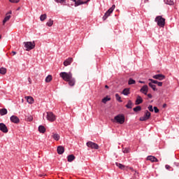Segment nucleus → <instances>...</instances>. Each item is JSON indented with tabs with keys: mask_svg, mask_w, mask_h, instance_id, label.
Listing matches in <instances>:
<instances>
[{
	"mask_svg": "<svg viewBox=\"0 0 179 179\" xmlns=\"http://www.w3.org/2000/svg\"><path fill=\"white\" fill-rule=\"evenodd\" d=\"M129 170H131V171H135V170H134V168H132V167H129Z\"/></svg>",
	"mask_w": 179,
	"mask_h": 179,
	"instance_id": "8fccbe9b",
	"label": "nucleus"
},
{
	"mask_svg": "<svg viewBox=\"0 0 179 179\" xmlns=\"http://www.w3.org/2000/svg\"><path fill=\"white\" fill-rule=\"evenodd\" d=\"M155 22L157 23L159 27H164L166 24V19L163 18L162 16L156 17Z\"/></svg>",
	"mask_w": 179,
	"mask_h": 179,
	"instance_id": "f03ea898",
	"label": "nucleus"
},
{
	"mask_svg": "<svg viewBox=\"0 0 179 179\" xmlns=\"http://www.w3.org/2000/svg\"><path fill=\"white\" fill-rule=\"evenodd\" d=\"M0 131H1V132H3V134H8V127L5 124L0 123Z\"/></svg>",
	"mask_w": 179,
	"mask_h": 179,
	"instance_id": "9b49d317",
	"label": "nucleus"
},
{
	"mask_svg": "<svg viewBox=\"0 0 179 179\" xmlns=\"http://www.w3.org/2000/svg\"><path fill=\"white\" fill-rule=\"evenodd\" d=\"M149 86L150 87H152V90H154V92H157V89L156 88V85L152 84V83H149Z\"/></svg>",
	"mask_w": 179,
	"mask_h": 179,
	"instance_id": "2f4dec72",
	"label": "nucleus"
},
{
	"mask_svg": "<svg viewBox=\"0 0 179 179\" xmlns=\"http://www.w3.org/2000/svg\"><path fill=\"white\" fill-rule=\"evenodd\" d=\"M141 110H142V107H141V106H138L133 108V110L134 111V113H138V111H141Z\"/></svg>",
	"mask_w": 179,
	"mask_h": 179,
	"instance_id": "cd10ccee",
	"label": "nucleus"
},
{
	"mask_svg": "<svg viewBox=\"0 0 179 179\" xmlns=\"http://www.w3.org/2000/svg\"><path fill=\"white\" fill-rule=\"evenodd\" d=\"M164 3H166V5H174V1L173 0H164Z\"/></svg>",
	"mask_w": 179,
	"mask_h": 179,
	"instance_id": "c85d7f7f",
	"label": "nucleus"
},
{
	"mask_svg": "<svg viewBox=\"0 0 179 179\" xmlns=\"http://www.w3.org/2000/svg\"><path fill=\"white\" fill-rule=\"evenodd\" d=\"M8 114V110L6 108L0 109V115H6Z\"/></svg>",
	"mask_w": 179,
	"mask_h": 179,
	"instance_id": "4be33fe9",
	"label": "nucleus"
},
{
	"mask_svg": "<svg viewBox=\"0 0 179 179\" xmlns=\"http://www.w3.org/2000/svg\"><path fill=\"white\" fill-rule=\"evenodd\" d=\"M157 85L159 87H162V86H163V83L162 82H158Z\"/></svg>",
	"mask_w": 179,
	"mask_h": 179,
	"instance_id": "a18cd8bd",
	"label": "nucleus"
},
{
	"mask_svg": "<svg viewBox=\"0 0 179 179\" xmlns=\"http://www.w3.org/2000/svg\"><path fill=\"white\" fill-rule=\"evenodd\" d=\"M130 93L129 88H125L123 90L122 94H124V96H128Z\"/></svg>",
	"mask_w": 179,
	"mask_h": 179,
	"instance_id": "aec40b11",
	"label": "nucleus"
},
{
	"mask_svg": "<svg viewBox=\"0 0 179 179\" xmlns=\"http://www.w3.org/2000/svg\"><path fill=\"white\" fill-rule=\"evenodd\" d=\"M139 177V173H138L136 171H134V178H138Z\"/></svg>",
	"mask_w": 179,
	"mask_h": 179,
	"instance_id": "ea45409f",
	"label": "nucleus"
},
{
	"mask_svg": "<svg viewBox=\"0 0 179 179\" xmlns=\"http://www.w3.org/2000/svg\"><path fill=\"white\" fill-rule=\"evenodd\" d=\"M148 110H149V111H151L152 113H153V106L150 105L148 106Z\"/></svg>",
	"mask_w": 179,
	"mask_h": 179,
	"instance_id": "a19ab883",
	"label": "nucleus"
},
{
	"mask_svg": "<svg viewBox=\"0 0 179 179\" xmlns=\"http://www.w3.org/2000/svg\"><path fill=\"white\" fill-rule=\"evenodd\" d=\"M55 1L57 3H61L62 5H68L69 6V4L67 1L68 0H55ZM71 1H73V0H71Z\"/></svg>",
	"mask_w": 179,
	"mask_h": 179,
	"instance_id": "f3484780",
	"label": "nucleus"
},
{
	"mask_svg": "<svg viewBox=\"0 0 179 179\" xmlns=\"http://www.w3.org/2000/svg\"><path fill=\"white\" fill-rule=\"evenodd\" d=\"M52 138L55 139V141H59L60 139L59 134L53 133L52 135Z\"/></svg>",
	"mask_w": 179,
	"mask_h": 179,
	"instance_id": "412c9836",
	"label": "nucleus"
},
{
	"mask_svg": "<svg viewBox=\"0 0 179 179\" xmlns=\"http://www.w3.org/2000/svg\"><path fill=\"white\" fill-rule=\"evenodd\" d=\"M45 80L46 83H50V82H51V80H52V76H51V75L48 76Z\"/></svg>",
	"mask_w": 179,
	"mask_h": 179,
	"instance_id": "a878e982",
	"label": "nucleus"
},
{
	"mask_svg": "<svg viewBox=\"0 0 179 179\" xmlns=\"http://www.w3.org/2000/svg\"><path fill=\"white\" fill-rule=\"evenodd\" d=\"M133 104L134 103H132V101L131 100L128 101V103L126 105L127 108H132Z\"/></svg>",
	"mask_w": 179,
	"mask_h": 179,
	"instance_id": "473e14b6",
	"label": "nucleus"
},
{
	"mask_svg": "<svg viewBox=\"0 0 179 179\" xmlns=\"http://www.w3.org/2000/svg\"><path fill=\"white\" fill-rule=\"evenodd\" d=\"M90 0H73V2H75L76 5L77 6H79V5H83V3H87Z\"/></svg>",
	"mask_w": 179,
	"mask_h": 179,
	"instance_id": "1a4fd4ad",
	"label": "nucleus"
},
{
	"mask_svg": "<svg viewBox=\"0 0 179 179\" xmlns=\"http://www.w3.org/2000/svg\"><path fill=\"white\" fill-rule=\"evenodd\" d=\"M128 83H129V85H135V83H136V82L135 81V80H134L132 78H129Z\"/></svg>",
	"mask_w": 179,
	"mask_h": 179,
	"instance_id": "e433bc0d",
	"label": "nucleus"
},
{
	"mask_svg": "<svg viewBox=\"0 0 179 179\" xmlns=\"http://www.w3.org/2000/svg\"><path fill=\"white\" fill-rule=\"evenodd\" d=\"M20 9V8H18L17 9V10H19Z\"/></svg>",
	"mask_w": 179,
	"mask_h": 179,
	"instance_id": "13d9d810",
	"label": "nucleus"
},
{
	"mask_svg": "<svg viewBox=\"0 0 179 179\" xmlns=\"http://www.w3.org/2000/svg\"><path fill=\"white\" fill-rule=\"evenodd\" d=\"M114 9H115V5H113L111 8H110L105 13V15L103 17V20H106L107 17L114 12Z\"/></svg>",
	"mask_w": 179,
	"mask_h": 179,
	"instance_id": "39448f33",
	"label": "nucleus"
},
{
	"mask_svg": "<svg viewBox=\"0 0 179 179\" xmlns=\"http://www.w3.org/2000/svg\"><path fill=\"white\" fill-rule=\"evenodd\" d=\"M141 93H143V94H148V92H149V87L148 85H143L141 89L140 90Z\"/></svg>",
	"mask_w": 179,
	"mask_h": 179,
	"instance_id": "ddd939ff",
	"label": "nucleus"
},
{
	"mask_svg": "<svg viewBox=\"0 0 179 179\" xmlns=\"http://www.w3.org/2000/svg\"><path fill=\"white\" fill-rule=\"evenodd\" d=\"M9 19H10V15H8V13H6V16L5 17V18L3 20V24L4 25L5 23H6V22H8L9 20Z\"/></svg>",
	"mask_w": 179,
	"mask_h": 179,
	"instance_id": "bb28decb",
	"label": "nucleus"
},
{
	"mask_svg": "<svg viewBox=\"0 0 179 179\" xmlns=\"http://www.w3.org/2000/svg\"><path fill=\"white\" fill-rule=\"evenodd\" d=\"M46 120L50 122H54L57 120V116L52 112H46Z\"/></svg>",
	"mask_w": 179,
	"mask_h": 179,
	"instance_id": "7ed1b4c3",
	"label": "nucleus"
},
{
	"mask_svg": "<svg viewBox=\"0 0 179 179\" xmlns=\"http://www.w3.org/2000/svg\"><path fill=\"white\" fill-rule=\"evenodd\" d=\"M27 121H29V122L33 121V116L31 115L28 116Z\"/></svg>",
	"mask_w": 179,
	"mask_h": 179,
	"instance_id": "79ce46f5",
	"label": "nucleus"
},
{
	"mask_svg": "<svg viewBox=\"0 0 179 179\" xmlns=\"http://www.w3.org/2000/svg\"><path fill=\"white\" fill-rule=\"evenodd\" d=\"M68 159V162H73V160H75V155H70L67 157Z\"/></svg>",
	"mask_w": 179,
	"mask_h": 179,
	"instance_id": "b1692460",
	"label": "nucleus"
},
{
	"mask_svg": "<svg viewBox=\"0 0 179 179\" xmlns=\"http://www.w3.org/2000/svg\"><path fill=\"white\" fill-rule=\"evenodd\" d=\"M106 89H108V85H105Z\"/></svg>",
	"mask_w": 179,
	"mask_h": 179,
	"instance_id": "6e6d98bb",
	"label": "nucleus"
},
{
	"mask_svg": "<svg viewBox=\"0 0 179 179\" xmlns=\"http://www.w3.org/2000/svg\"><path fill=\"white\" fill-rule=\"evenodd\" d=\"M87 146L88 148H90L91 149H99V145H97V143L92 142V141H88L87 143Z\"/></svg>",
	"mask_w": 179,
	"mask_h": 179,
	"instance_id": "6e6552de",
	"label": "nucleus"
},
{
	"mask_svg": "<svg viewBox=\"0 0 179 179\" xmlns=\"http://www.w3.org/2000/svg\"><path fill=\"white\" fill-rule=\"evenodd\" d=\"M2 38V36L0 35V39Z\"/></svg>",
	"mask_w": 179,
	"mask_h": 179,
	"instance_id": "bf43d9fd",
	"label": "nucleus"
},
{
	"mask_svg": "<svg viewBox=\"0 0 179 179\" xmlns=\"http://www.w3.org/2000/svg\"><path fill=\"white\" fill-rule=\"evenodd\" d=\"M115 165L117 166V167H118L119 169H120V170H124L125 169V166H124L122 164H120L118 162L115 163Z\"/></svg>",
	"mask_w": 179,
	"mask_h": 179,
	"instance_id": "393cba45",
	"label": "nucleus"
},
{
	"mask_svg": "<svg viewBox=\"0 0 179 179\" xmlns=\"http://www.w3.org/2000/svg\"><path fill=\"white\" fill-rule=\"evenodd\" d=\"M38 131L41 134H44L45 132V127L44 126L41 125L38 127Z\"/></svg>",
	"mask_w": 179,
	"mask_h": 179,
	"instance_id": "5701e85b",
	"label": "nucleus"
},
{
	"mask_svg": "<svg viewBox=\"0 0 179 179\" xmlns=\"http://www.w3.org/2000/svg\"><path fill=\"white\" fill-rule=\"evenodd\" d=\"M9 2H11V3H19L20 0H9Z\"/></svg>",
	"mask_w": 179,
	"mask_h": 179,
	"instance_id": "58836bf2",
	"label": "nucleus"
},
{
	"mask_svg": "<svg viewBox=\"0 0 179 179\" xmlns=\"http://www.w3.org/2000/svg\"><path fill=\"white\" fill-rule=\"evenodd\" d=\"M139 83H145L144 81H139Z\"/></svg>",
	"mask_w": 179,
	"mask_h": 179,
	"instance_id": "5fc2aeb1",
	"label": "nucleus"
},
{
	"mask_svg": "<svg viewBox=\"0 0 179 179\" xmlns=\"http://www.w3.org/2000/svg\"><path fill=\"white\" fill-rule=\"evenodd\" d=\"M10 120L11 122H13L14 124H19V122H20V120L19 119V117H17V116L15 115H12L10 117Z\"/></svg>",
	"mask_w": 179,
	"mask_h": 179,
	"instance_id": "f8f14e48",
	"label": "nucleus"
},
{
	"mask_svg": "<svg viewBox=\"0 0 179 179\" xmlns=\"http://www.w3.org/2000/svg\"><path fill=\"white\" fill-rule=\"evenodd\" d=\"M0 73L1 75H5L6 73V68H4V67L0 68Z\"/></svg>",
	"mask_w": 179,
	"mask_h": 179,
	"instance_id": "7c9ffc66",
	"label": "nucleus"
},
{
	"mask_svg": "<svg viewBox=\"0 0 179 179\" xmlns=\"http://www.w3.org/2000/svg\"><path fill=\"white\" fill-rule=\"evenodd\" d=\"M145 1H149V0H145Z\"/></svg>",
	"mask_w": 179,
	"mask_h": 179,
	"instance_id": "052dcab7",
	"label": "nucleus"
},
{
	"mask_svg": "<svg viewBox=\"0 0 179 179\" xmlns=\"http://www.w3.org/2000/svg\"><path fill=\"white\" fill-rule=\"evenodd\" d=\"M114 119L118 124H124L125 122V117L122 115H117Z\"/></svg>",
	"mask_w": 179,
	"mask_h": 179,
	"instance_id": "423d86ee",
	"label": "nucleus"
},
{
	"mask_svg": "<svg viewBox=\"0 0 179 179\" xmlns=\"http://www.w3.org/2000/svg\"><path fill=\"white\" fill-rule=\"evenodd\" d=\"M11 52H12L13 55H16V52L12 51Z\"/></svg>",
	"mask_w": 179,
	"mask_h": 179,
	"instance_id": "3c124183",
	"label": "nucleus"
},
{
	"mask_svg": "<svg viewBox=\"0 0 179 179\" xmlns=\"http://www.w3.org/2000/svg\"><path fill=\"white\" fill-rule=\"evenodd\" d=\"M150 112L145 110L144 116L140 117V121H148L150 118Z\"/></svg>",
	"mask_w": 179,
	"mask_h": 179,
	"instance_id": "0eeeda50",
	"label": "nucleus"
},
{
	"mask_svg": "<svg viewBox=\"0 0 179 179\" xmlns=\"http://www.w3.org/2000/svg\"><path fill=\"white\" fill-rule=\"evenodd\" d=\"M44 176V174H41L39 175V177H43Z\"/></svg>",
	"mask_w": 179,
	"mask_h": 179,
	"instance_id": "4d7b16f0",
	"label": "nucleus"
},
{
	"mask_svg": "<svg viewBox=\"0 0 179 179\" xmlns=\"http://www.w3.org/2000/svg\"><path fill=\"white\" fill-rule=\"evenodd\" d=\"M154 111L156 114H157V113H159V108H157V107L155 106L154 107Z\"/></svg>",
	"mask_w": 179,
	"mask_h": 179,
	"instance_id": "c03bdc74",
	"label": "nucleus"
},
{
	"mask_svg": "<svg viewBox=\"0 0 179 179\" xmlns=\"http://www.w3.org/2000/svg\"><path fill=\"white\" fill-rule=\"evenodd\" d=\"M153 79H157V80H164L166 79V76L163 74H157L152 76Z\"/></svg>",
	"mask_w": 179,
	"mask_h": 179,
	"instance_id": "9d476101",
	"label": "nucleus"
},
{
	"mask_svg": "<svg viewBox=\"0 0 179 179\" xmlns=\"http://www.w3.org/2000/svg\"><path fill=\"white\" fill-rule=\"evenodd\" d=\"M147 160H149L150 162H152V163L157 162H159V159H157V158H156L155 157H153L152 155L148 156L147 157Z\"/></svg>",
	"mask_w": 179,
	"mask_h": 179,
	"instance_id": "dca6fc26",
	"label": "nucleus"
},
{
	"mask_svg": "<svg viewBox=\"0 0 179 179\" xmlns=\"http://www.w3.org/2000/svg\"><path fill=\"white\" fill-rule=\"evenodd\" d=\"M72 62H73V59L71 57H69V59H66L64 62V66H68L69 65H71V64H72Z\"/></svg>",
	"mask_w": 179,
	"mask_h": 179,
	"instance_id": "4468645a",
	"label": "nucleus"
},
{
	"mask_svg": "<svg viewBox=\"0 0 179 179\" xmlns=\"http://www.w3.org/2000/svg\"><path fill=\"white\" fill-rule=\"evenodd\" d=\"M123 153H129V150L128 148L123 149Z\"/></svg>",
	"mask_w": 179,
	"mask_h": 179,
	"instance_id": "37998d69",
	"label": "nucleus"
},
{
	"mask_svg": "<svg viewBox=\"0 0 179 179\" xmlns=\"http://www.w3.org/2000/svg\"><path fill=\"white\" fill-rule=\"evenodd\" d=\"M116 100L119 101L120 103H122V100H121V96H120V94H115Z\"/></svg>",
	"mask_w": 179,
	"mask_h": 179,
	"instance_id": "c9c22d12",
	"label": "nucleus"
},
{
	"mask_svg": "<svg viewBox=\"0 0 179 179\" xmlns=\"http://www.w3.org/2000/svg\"><path fill=\"white\" fill-rule=\"evenodd\" d=\"M59 76L63 79L65 82H68L69 86H75V83L76 80L73 77V74L71 72H62L59 73Z\"/></svg>",
	"mask_w": 179,
	"mask_h": 179,
	"instance_id": "f257e3e1",
	"label": "nucleus"
},
{
	"mask_svg": "<svg viewBox=\"0 0 179 179\" xmlns=\"http://www.w3.org/2000/svg\"><path fill=\"white\" fill-rule=\"evenodd\" d=\"M147 96L149 99H152V94H148Z\"/></svg>",
	"mask_w": 179,
	"mask_h": 179,
	"instance_id": "de8ad7c7",
	"label": "nucleus"
},
{
	"mask_svg": "<svg viewBox=\"0 0 179 179\" xmlns=\"http://www.w3.org/2000/svg\"><path fill=\"white\" fill-rule=\"evenodd\" d=\"M8 13V15H12V11H9L8 13Z\"/></svg>",
	"mask_w": 179,
	"mask_h": 179,
	"instance_id": "603ef678",
	"label": "nucleus"
},
{
	"mask_svg": "<svg viewBox=\"0 0 179 179\" xmlns=\"http://www.w3.org/2000/svg\"><path fill=\"white\" fill-rule=\"evenodd\" d=\"M54 24V20L50 19L48 22L46 23V26H48L49 27H51Z\"/></svg>",
	"mask_w": 179,
	"mask_h": 179,
	"instance_id": "c756f323",
	"label": "nucleus"
},
{
	"mask_svg": "<svg viewBox=\"0 0 179 179\" xmlns=\"http://www.w3.org/2000/svg\"><path fill=\"white\" fill-rule=\"evenodd\" d=\"M150 82H151V83H154V85H157V83H158V82L159 81H157V80H153V79H149L148 80Z\"/></svg>",
	"mask_w": 179,
	"mask_h": 179,
	"instance_id": "4c0bfd02",
	"label": "nucleus"
},
{
	"mask_svg": "<svg viewBox=\"0 0 179 179\" xmlns=\"http://www.w3.org/2000/svg\"><path fill=\"white\" fill-rule=\"evenodd\" d=\"M28 82L31 85V78H28Z\"/></svg>",
	"mask_w": 179,
	"mask_h": 179,
	"instance_id": "09e8293b",
	"label": "nucleus"
},
{
	"mask_svg": "<svg viewBox=\"0 0 179 179\" xmlns=\"http://www.w3.org/2000/svg\"><path fill=\"white\" fill-rule=\"evenodd\" d=\"M29 104H33L34 103V99L32 96H25Z\"/></svg>",
	"mask_w": 179,
	"mask_h": 179,
	"instance_id": "6ab92c4d",
	"label": "nucleus"
},
{
	"mask_svg": "<svg viewBox=\"0 0 179 179\" xmlns=\"http://www.w3.org/2000/svg\"><path fill=\"white\" fill-rule=\"evenodd\" d=\"M143 103V99H142V97L141 96H137L136 100V106H139V104H142Z\"/></svg>",
	"mask_w": 179,
	"mask_h": 179,
	"instance_id": "2eb2a0df",
	"label": "nucleus"
},
{
	"mask_svg": "<svg viewBox=\"0 0 179 179\" xmlns=\"http://www.w3.org/2000/svg\"><path fill=\"white\" fill-rule=\"evenodd\" d=\"M165 107H167V104H166V103H164V104L163 105V108H165Z\"/></svg>",
	"mask_w": 179,
	"mask_h": 179,
	"instance_id": "864d4df0",
	"label": "nucleus"
},
{
	"mask_svg": "<svg viewBox=\"0 0 179 179\" xmlns=\"http://www.w3.org/2000/svg\"><path fill=\"white\" fill-rule=\"evenodd\" d=\"M64 152H65V148H64V147H62V145L57 147L58 155H62Z\"/></svg>",
	"mask_w": 179,
	"mask_h": 179,
	"instance_id": "a211bd4d",
	"label": "nucleus"
},
{
	"mask_svg": "<svg viewBox=\"0 0 179 179\" xmlns=\"http://www.w3.org/2000/svg\"><path fill=\"white\" fill-rule=\"evenodd\" d=\"M45 19H47V14H43L41 15L40 20L41 22H44V20H45Z\"/></svg>",
	"mask_w": 179,
	"mask_h": 179,
	"instance_id": "72a5a7b5",
	"label": "nucleus"
},
{
	"mask_svg": "<svg viewBox=\"0 0 179 179\" xmlns=\"http://www.w3.org/2000/svg\"><path fill=\"white\" fill-rule=\"evenodd\" d=\"M24 45L27 51H30L36 47V43H34V42H24Z\"/></svg>",
	"mask_w": 179,
	"mask_h": 179,
	"instance_id": "20e7f679",
	"label": "nucleus"
},
{
	"mask_svg": "<svg viewBox=\"0 0 179 179\" xmlns=\"http://www.w3.org/2000/svg\"><path fill=\"white\" fill-rule=\"evenodd\" d=\"M165 168L166 169V170H170V169H171V166H170L169 165H166Z\"/></svg>",
	"mask_w": 179,
	"mask_h": 179,
	"instance_id": "49530a36",
	"label": "nucleus"
},
{
	"mask_svg": "<svg viewBox=\"0 0 179 179\" xmlns=\"http://www.w3.org/2000/svg\"><path fill=\"white\" fill-rule=\"evenodd\" d=\"M110 100H111L110 98H108V96H106L105 98H103L102 99V103H103L104 104H106V103H107V101H110Z\"/></svg>",
	"mask_w": 179,
	"mask_h": 179,
	"instance_id": "f704fd0d",
	"label": "nucleus"
}]
</instances>
